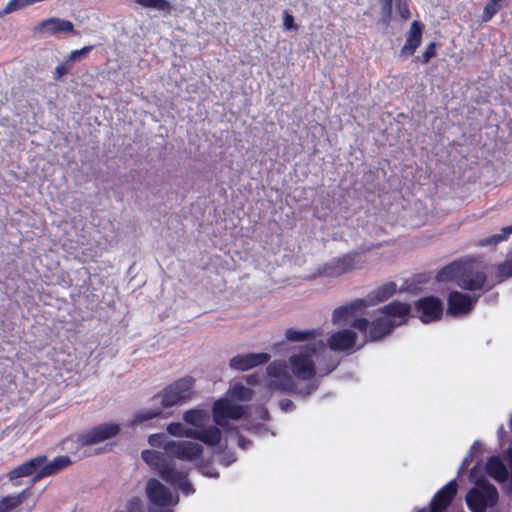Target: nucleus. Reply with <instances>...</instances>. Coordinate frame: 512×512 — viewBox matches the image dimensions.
<instances>
[{"label":"nucleus","mask_w":512,"mask_h":512,"mask_svg":"<svg viewBox=\"0 0 512 512\" xmlns=\"http://www.w3.org/2000/svg\"><path fill=\"white\" fill-rule=\"evenodd\" d=\"M326 345L320 340L300 347L299 352L289 357V364L294 377L299 380H312L330 374L337 367L331 356L326 358Z\"/></svg>","instance_id":"obj_1"},{"label":"nucleus","mask_w":512,"mask_h":512,"mask_svg":"<svg viewBox=\"0 0 512 512\" xmlns=\"http://www.w3.org/2000/svg\"><path fill=\"white\" fill-rule=\"evenodd\" d=\"M145 491L151 507H171L179 502L178 495L173 496L170 489L156 478L147 481Z\"/></svg>","instance_id":"obj_9"},{"label":"nucleus","mask_w":512,"mask_h":512,"mask_svg":"<svg viewBox=\"0 0 512 512\" xmlns=\"http://www.w3.org/2000/svg\"><path fill=\"white\" fill-rule=\"evenodd\" d=\"M481 446L480 441H475L473 445L471 446L468 453H472L473 457L476 456V454L479 452V447Z\"/></svg>","instance_id":"obj_56"},{"label":"nucleus","mask_w":512,"mask_h":512,"mask_svg":"<svg viewBox=\"0 0 512 512\" xmlns=\"http://www.w3.org/2000/svg\"><path fill=\"white\" fill-rule=\"evenodd\" d=\"M403 321H395L386 317H378L370 324L368 338L370 341H379L390 335L393 330L402 325Z\"/></svg>","instance_id":"obj_18"},{"label":"nucleus","mask_w":512,"mask_h":512,"mask_svg":"<svg viewBox=\"0 0 512 512\" xmlns=\"http://www.w3.org/2000/svg\"><path fill=\"white\" fill-rule=\"evenodd\" d=\"M436 56V43L431 42L426 47L425 51L423 52L422 56L420 57V61L422 64H427Z\"/></svg>","instance_id":"obj_44"},{"label":"nucleus","mask_w":512,"mask_h":512,"mask_svg":"<svg viewBox=\"0 0 512 512\" xmlns=\"http://www.w3.org/2000/svg\"><path fill=\"white\" fill-rule=\"evenodd\" d=\"M415 310L423 323H430L442 317L443 302L436 296L423 297L415 302Z\"/></svg>","instance_id":"obj_12"},{"label":"nucleus","mask_w":512,"mask_h":512,"mask_svg":"<svg viewBox=\"0 0 512 512\" xmlns=\"http://www.w3.org/2000/svg\"><path fill=\"white\" fill-rule=\"evenodd\" d=\"M231 396L239 401H250L253 397V390L237 382L230 389Z\"/></svg>","instance_id":"obj_34"},{"label":"nucleus","mask_w":512,"mask_h":512,"mask_svg":"<svg viewBox=\"0 0 512 512\" xmlns=\"http://www.w3.org/2000/svg\"><path fill=\"white\" fill-rule=\"evenodd\" d=\"M371 322L367 318H356L353 320L351 327L354 329H357L360 332H364L368 334V331L370 329Z\"/></svg>","instance_id":"obj_46"},{"label":"nucleus","mask_w":512,"mask_h":512,"mask_svg":"<svg viewBox=\"0 0 512 512\" xmlns=\"http://www.w3.org/2000/svg\"><path fill=\"white\" fill-rule=\"evenodd\" d=\"M120 431L121 427L119 424L114 422H104L77 434L76 439H73L72 437L66 438L63 441V447L66 450L72 451L74 448L78 449L81 447L96 445L115 438Z\"/></svg>","instance_id":"obj_4"},{"label":"nucleus","mask_w":512,"mask_h":512,"mask_svg":"<svg viewBox=\"0 0 512 512\" xmlns=\"http://www.w3.org/2000/svg\"><path fill=\"white\" fill-rule=\"evenodd\" d=\"M267 374L270 377L279 379L280 377L284 376L286 372V365L284 363H278V362H272L270 363L267 368Z\"/></svg>","instance_id":"obj_39"},{"label":"nucleus","mask_w":512,"mask_h":512,"mask_svg":"<svg viewBox=\"0 0 512 512\" xmlns=\"http://www.w3.org/2000/svg\"><path fill=\"white\" fill-rule=\"evenodd\" d=\"M476 467H477V466H474V467L472 468V470H471V475H472V474H473V472L475 471Z\"/></svg>","instance_id":"obj_64"},{"label":"nucleus","mask_w":512,"mask_h":512,"mask_svg":"<svg viewBox=\"0 0 512 512\" xmlns=\"http://www.w3.org/2000/svg\"><path fill=\"white\" fill-rule=\"evenodd\" d=\"M437 282H455L463 290L477 291L485 286L487 274L478 269L473 259H459L442 267L436 274Z\"/></svg>","instance_id":"obj_3"},{"label":"nucleus","mask_w":512,"mask_h":512,"mask_svg":"<svg viewBox=\"0 0 512 512\" xmlns=\"http://www.w3.org/2000/svg\"><path fill=\"white\" fill-rule=\"evenodd\" d=\"M509 424H510V427L512 428V415H511V418H510Z\"/></svg>","instance_id":"obj_63"},{"label":"nucleus","mask_w":512,"mask_h":512,"mask_svg":"<svg viewBox=\"0 0 512 512\" xmlns=\"http://www.w3.org/2000/svg\"><path fill=\"white\" fill-rule=\"evenodd\" d=\"M27 491H28V489H25L22 492H20L19 494L13 495V497L19 498L21 500V504H22L24 502V500L26 499Z\"/></svg>","instance_id":"obj_57"},{"label":"nucleus","mask_w":512,"mask_h":512,"mask_svg":"<svg viewBox=\"0 0 512 512\" xmlns=\"http://www.w3.org/2000/svg\"><path fill=\"white\" fill-rule=\"evenodd\" d=\"M429 279L430 276L428 274H417L413 278L405 280V290L408 292H417L420 289V285L426 284Z\"/></svg>","instance_id":"obj_36"},{"label":"nucleus","mask_w":512,"mask_h":512,"mask_svg":"<svg viewBox=\"0 0 512 512\" xmlns=\"http://www.w3.org/2000/svg\"><path fill=\"white\" fill-rule=\"evenodd\" d=\"M283 27L287 31H296L298 29L294 16L287 10L283 13Z\"/></svg>","instance_id":"obj_45"},{"label":"nucleus","mask_w":512,"mask_h":512,"mask_svg":"<svg viewBox=\"0 0 512 512\" xmlns=\"http://www.w3.org/2000/svg\"><path fill=\"white\" fill-rule=\"evenodd\" d=\"M271 356L266 352L238 354L229 360V367L237 371H247L269 362Z\"/></svg>","instance_id":"obj_14"},{"label":"nucleus","mask_w":512,"mask_h":512,"mask_svg":"<svg viewBox=\"0 0 512 512\" xmlns=\"http://www.w3.org/2000/svg\"><path fill=\"white\" fill-rule=\"evenodd\" d=\"M317 335H319V332L315 329L297 330L295 328H289L285 332V337L290 342L307 341L313 339Z\"/></svg>","instance_id":"obj_30"},{"label":"nucleus","mask_w":512,"mask_h":512,"mask_svg":"<svg viewBox=\"0 0 512 512\" xmlns=\"http://www.w3.org/2000/svg\"><path fill=\"white\" fill-rule=\"evenodd\" d=\"M501 6L498 4H493L492 1L489 0V2L485 5L483 9V13L481 16V19L483 22L490 21L500 10Z\"/></svg>","instance_id":"obj_41"},{"label":"nucleus","mask_w":512,"mask_h":512,"mask_svg":"<svg viewBox=\"0 0 512 512\" xmlns=\"http://www.w3.org/2000/svg\"><path fill=\"white\" fill-rule=\"evenodd\" d=\"M396 1H397V4H396L397 11H398L400 17L403 20L409 19L411 16V13H410V9L407 4V1L406 0H396Z\"/></svg>","instance_id":"obj_47"},{"label":"nucleus","mask_w":512,"mask_h":512,"mask_svg":"<svg viewBox=\"0 0 512 512\" xmlns=\"http://www.w3.org/2000/svg\"><path fill=\"white\" fill-rule=\"evenodd\" d=\"M506 434L504 427L501 425L498 429V435L500 438H502Z\"/></svg>","instance_id":"obj_58"},{"label":"nucleus","mask_w":512,"mask_h":512,"mask_svg":"<svg viewBox=\"0 0 512 512\" xmlns=\"http://www.w3.org/2000/svg\"><path fill=\"white\" fill-rule=\"evenodd\" d=\"M318 387H319V381L314 380L311 383H309L301 388L297 386V391L292 392V394H297V395H300V396L306 398L309 395H311L314 391H316L318 389Z\"/></svg>","instance_id":"obj_42"},{"label":"nucleus","mask_w":512,"mask_h":512,"mask_svg":"<svg viewBox=\"0 0 512 512\" xmlns=\"http://www.w3.org/2000/svg\"><path fill=\"white\" fill-rule=\"evenodd\" d=\"M164 408H153V409H143L134 414L133 419L131 420V426H136L142 424L144 422L150 421L154 418H158L162 416Z\"/></svg>","instance_id":"obj_31"},{"label":"nucleus","mask_w":512,"mask_h":512,"mask_svg":"<svg viewBox=\"0 0 512 512\" xmlns=\"http://www.w3.org/2000/svg\"><path fill=\"white\" fill-rule=\"evenodd\" d=\"M210 462H201L197 465L198 471L205 477L209 478H219L220 474L216 469L210 468Z\"/></svg>","instance_id":"obj_43"},{"label":"nucleus","mask_w":512,"mask_h":512,"mask_svg":"<svg viewBox=\"0 0 512 512\" xmlns=\"http://www.w3.org/2000/svg\"><path fill=\"white\" fill-rule=\"evenodd\" d=\"M423 31L424 24L422 22L414 20L411 23L405 45L400 50V56L408 57L412 56L415 53L416 49L421 44Z\"/></svg>","instance_id":"obj_19"},{"label":"nucleus","mask_w":512,"mask_h":512,"mask_svg":"<svg viewBox=\"0 0 512 512\" xmlns=\"http://www.w3.org/2000/svg\"><path fill=\"white\" fill-rule=\"evenodd\" d=\"M209 418L208 411L200 408L189 409L183 413L184 422L195 427V429L203 427L209 421Z\"/></svg>","instance_id":"obj_27"},{"label":"nucleus","mask_w":512,"mask_h":512,"mask_svg":"<svg viewBox=\"0 0 512 512\" xmlns=\"http://www.w3.org/2000/svg\"><path fill=\"white\" fill-rule=\"evenodd\" d=\"M72 463L69 456L62 455L55 457L51 462L43 464V467L37 472L31 479V485H34L37 481L44 477L54 475L64 468L68 467Z\"/></svg>","instance_id":"obj_24"},{"label":"nucleus","mask_w":512,"mask_h":512,"mask_svg":"<svg viewBox=\"0 0 512 512\" xmlns=\"http://www.w3.org/2000/svg\"><path fill=\"white\" fill-rule=\"evenodd\" d=\"M128 512H144L143 503L139 497H132L127 503Z\"/></svg>","instance_id":"obj_48"},{"label":"nucleus","mask_w":512,"mask_h":512,"mask_svg":"<svg viewBox=\"0 0 512 512\" xmlns=\"http://www.w3.org/2000/svg\"><path fill=\"white\" fill-rule=\"evenodd\" d=\"M365 308L366 307H365L364 299H361V298L355 299L349 303H346V304L341 305V306L337 307L336 309H334V311L332 313V322L334 324H339L344 321H347L350 318H352L353 316H355L357 313L364 310Z\"/></svg>","instance_id":"obj_23"},{"label":"nucleus","mask_w":512,"mask_h":512,"mask_svg":"<svg viewBox=\"0 0 512 512\" xmlns=\"http://www.w3.org/2000/svg\"><path fill=\"white\" fill-rule=\"evenodd\" d=\"M357 252H349L340 257L332 258L318 268V274L325 277H338L356 268Z\"/></svg>","instance_id":"obj_10"},{"label":"nucleus","mask_w":512,"mask_h":512,"mask_svg":"<svg viewBox=\"0 0 512 512\" xmlns=\"http://www.w3.org/2000/svg\"><path fill=\"white\" fill-rule=\"evenodd\" d=\"M499 494L497 488L483 480L478 482L466 494L465 501L471 512H486L488 508L497 505Z\"/></svg>","instance_id":"obj_6"},{"label":"nucleus","mask_w":512,"mask_h":512,"mask_svg":"<svg viewBox=\"0 0 512 512\" xmlns=\"http://www.w3.org/2000/svg\"><path fill=\"white\" fill-rule=\"evenodd\" d=\"M457 480L452 479L433 496L429 512H447L457 494Z\"/></svg>","instance_id":"obj_15"},{"label":"nucleus","mask_w":512,"mask_h":512,"mask_svg":"<svg viewBox=\"0 0 512 512\" xmlns=\"http://www.w3.org/2000/svg\"><path fill=\"white\" fill-rule=\"evenodd\" d=\"M418 512H429V511L427 510V508H422Z\"/></svg>","instance_id":"obj_60"},{"label":"nucleus","mask_w":512,"mask_h":512,"mask_svg":"<svg viewBox=\"0 0 512 512\" xmlns=\"http://www.w3.org/2000/svg\"><path fill=\"white\" fill-rule=\"evenodd\" d=\"M172 441L165 433H155L148 437V443L152 447L163 448L165 451L166 444Z\"/></svg>","instance_id":"obj_37"},{"label":"nucleus","mask_w":512,"mask_h":512,"mask_svg":"<svg viewBox=\"0 0 512 512\" xmlns=\"http://www.w3.org/2000/svg\"><path fill=\"white\" fill-rule=\"evenodd\" d=\"M35 32L49 33L51 35H58L61 33L78 35V31L74 29V24L70 20L57 17H51L41 21L35 27Z\"/></svg>","instance_id":"obj_17"},{"label":"nucleus","mask_w":512,"mask_h":512,"mask_svg":"<svg viewBox=\"0 0 512 512\" xmlns=\"http://www.w3.org/2000/svg\"><path fill=\"white\" fill-rule=\"evenodd\" d=\"M166 430L172 436L193 439L195 429L187 428L181 422H171L167 425Z\"/></svg>","instance_id":"obj_32"},{"label":"nucleus","mask_w":512,"mask_h":512,"mask_svg":"<svg viewBox=\"0 0 512 512\" xmlns=\"http://www.w3.org/2000/svg\"><path fill=\"white\" fill-rule=\"evenodd\" d=\"M271 386L286 393L297 391V384L287 373L279 379L272 381Z\"/></svg>","instance_id":"obj_33"},{"label":"nucleus","mask_w":512,"mask_h":512,"mask_svg":"<svg viewBox=\"0 0 512 512\" xmlns=\"http://www.w3.org/2000/svg\"><path fill=\"white\" fill-rule=\"evenodd\" d=\"M412 307L407 302H401L398 300H393L390 303L382 306L379 309V312L384 315V317L388 319H392L397 321H403V324L407 322V318L410 315Z\"/></svg>","instance_id":"obj_22"},{"label":"nucleus","mask_w":512,"mask_h":512,"mask_svg":"<svg viewBox=\"0 0 512 512\" xmlns=\"http://www.w3.org/2000/svg\"><path fill=\"white\" fill-rule=\"evenodd\" d=\"M47 462L46 455H39L35 458L29 459L28 461L18 465L9 472V479L13 481L17 478L34 476L43 467V464Z\"/></svg>","instance_id":"obj_20"},{"label":"nucleus","mask_w":512,"mask_h":512,"mask_svg":"<svg viewBox=\"0 0 512 512\" xmlns=\"http://www.w3.org/2000/svg\"><path fill=\"white\" fill-rule=\"evenodd\" d=\"M144 8L159 11L163 16H168L172 12V5L168 0H132Z\"/></svg>","instance_id":"obj_28"},{"label":"nucleus","mask_w":512,"mask_h":512,"mask_svg":"<svg viewBox=\"0 0 512 512\" xmlns=\"http://www.w3.org/2000/svg\"><path fill=\"white\" fill-rule=\"evenodd\" d=\"M203 447L192 441L172 440L165 446V452L145 449L141 452L142 460L153 470L162 469V464L176 468L175 459L182 461H194L201 457Z\"/></svg>","instance_id":"obj_2"},{"label":"nucleus","mask_w":512,"mask_h":512,"mask_svg":"<svg viewBox=\"0 0 512 512\" xmlns=\"http://www.w3.org/2000/svg\"><path fill=\"white\" fill-rule=\"evenodd\" d=\"M161 466L162 469L156 472L162 480L173 486H177L185 495L195 493V488L188 480L187 473L179 471L175 467L168 466L166 463Z\"/></svg>","instance_id":"obj_13"},{"label":"nucleus","mask_w":512,"mask_h":512,"mask_svg":"<svg viewBox=\"0 0 512 512\" xmlns=\"http://www.w3.org/2000/svg\"><path fill=\"white\" fill-rule=\"evenodd\" d=\"M94 49L93 45L84 46L81 49L73 50L67 58V62L81 61Z\"/></svg>","instance_id":"obj_38"},{"label":"nucleus","mask_w":512,"mask_h":512,"mask_svg":"<svg viewBox=\"0 0 512 512\" xmlns=\"http://www.w3.org/2000/svg\"><path fill=\"white\" fill-rule=\"evenodd\" d=\"M279 406L284 412H290L295 408V404L290 399L280 400Z\"/></svg>","instance_id":"obj_50"},{"label":"nucleus","mask_w":512,"mask_h":512,"mask_svg":"<svg viewBox=\"0 0 512 512\" xmlns=\"http://www.w3.org/2000/svg\"><path fill=\"white\" fill-rule=\"evenodd\" d=\"M194 384L191 376L180 378L155 394L152 401L160 399L161 408L165 409L186 403L192 398Z\"/></svg>","instance_id":"obj_5"},{"label":"nucleus","mask_w":512,"mask_h":512,"mask_svg":"<svg viewBox=\"0 0 512 512\" xmlns=\"http://www.w3.org/2000/svg\"><path fill=\"white\" fill-rule=\"evenodd\" d=\"M20 505L21 500L19 498H14L13 495L5 496L0 500V506H2L4 512H10Z\"/></svg>","instance_id":"obj_40"},{"label":"nucleus","mask_w":512,"mask_h":512,"mask_svg":"<svg viewBox=\"0 0 512 512\" xmlns=\"http://www.w3.org/2000/svg\"><path fill=\"white\" fill-rule=\"evenodd\" d=\"M149 512H174L170 507H149Z\"/></svg>","instance_id":"obj_55"},{"label":"nucleus","mask_w":512,"mask_h":512,"mask_svg":"<svg viewBox=\"0 0 512 512\" xmlns=\"http://www.w3.org/2000/svg\"><path fill=\"white\" fill-rule=\"evenodd\" d=\"M357 341V334L351 329H342L333 333L325 343L332 351H353Z\"/></svg>","instance_id":"obj_16"},{"label":"nucleus","mask_w":512,"mask_h":512,"mask_svg":"<svg viewBox=\"0 0 512 512\" xmlns=\"http://www.w3.org/2000/svg\"><path fill=\"white\" fill-rule=\"evenodd\" d=\"M480 295H470L460 291H451L447 298L448 316L458 317L472 311Z\"/></svg>","instance_id":"obj_11"},{"label":"nucleus","mask_w":512,"mask_h":512,"mask_svg":"<svg viewBox=\"0 0 512 512\" xmlns=\"http://www.w3.org/2000/svg\"><path fill=\"white\" fill-rule=\"evenodd\" d=\"M397 292V285L393 281L386 282L371 292L368 293V295L363 298L365 307L369 306H375L379 303H382L386 300H388L390 297H392Z\"/></svg>","instance_id":"obj_21"},{"label":"nucleus","mask_w":512,"mask_h":512,"mask_svg":"<svg viewBox=\"0 0 512 512\" xmlns=\"http://www.w3.org/2000/svg\"><path fill=\"white\" fill-rule=\"evenodd\" d=\"M262 419L264 420H268L269 419V413L268 411H265L264 414L262 415Z\"/></svg>","instance_id":"obj_59"},{"label":"nucleus","mask_w":512,"mask_h":512,"mask_svg":"<svg viewBox=\"0 0 512 512\" xmlns=\"http://www.w3.org/2000/svg\"><path fill=\"white\" fill-rule=\"evenodd\" d=\"M510 277H512V259L498 264L496 267L495 280L490 282L487 278L485 286H483L481 290L484 292L490 291L495 285L502 283Z\"/></svg>","instance_id":"obj_26"},{"label":"nucleus","mask_w":512,"mask_h":512,"mask_svg":"<svg viewBox=\"0 0 512 512\" xmlns=\"http://www.w3.org/2000/svg\"><path fill=\"white\" fill-rule=\"evenodd\" d=\"M473 455L472 453H468L465 458L463 459L462 463H461V466L459 468V471H458V474L460 475L467 467L468 465L470 464V462L473 460Z\"/></svg>","instance_id":"obj_54"},{"label":"nucleus","mask_w":512,"mask_h":512,"mask_svg":"<svg viewBox=\"0 0 512 512\" xmlns=\"http://www.w3.org/2000/svg\"><path fill=\"white\" fill-rule=\"evenodd\" d=\"M193 439L209 447H218L222 440V432L217 425H204L200 429L194 430Z\"/></svg>","instance_id":"obj_25"},{"label":"nucleus","mask_w":512,"mask_h":512,"mask_svg":"<svg viewBox=\"0 0 512 512\" xmlns=\"http://www.w3.org/2000/svg\"><path fill=\"white\" fill-rule=\"evenodd\" d=\"M252 445V441L243 435H238V446L241 449H247Z\"/></svg>","instance_id":"obj_53"},{"label":"nucleus","mask_w":512,"mask_h":512,"mask_svg":"<svg viewBox=\"0 0 512 512\" xmlns=\"http://www.w3.org/2000/svg\"><path fill=\"white\" fill-rule=\"evenodd\" d=\"M68 63L69 62L66 61L65 63H62L55 68L53 76L54 80L59 81L63 76L69 73L70 66L68 65Z\"/></svg>","instance_id":"obj_49"},{"label":"nucleus","mask_w":512,"mask_h":512,"mask_svg":"<svg viewBox=\"0 0 512 512\" xmlns=\"http://www.w3.org/2000/svg\"><path fill=\"white\" fill-rule=\"evenodd\" d=\"M497 297H498V294H497V293H496V294H494V295H493V300L495 301V300L497 299Z\"/></svg>","instance_id":"obj_62"},{"label":"nucleus","mask_w":512,"mask_h":512,"mask_svg":"<svg viewBox=\"0 0 512 512\" xmlns=\"http://www.w3.org/2000/svg\"><path fill=\"white\" fill-rule=\"evenodd\" d=\"M512 234V224L500 229L499 233H495L483 239H480L478 245L481 247L485 246H496L499 243L507 240Z\"/></svg>","instance_id":"obj_29"},{"label":"nucleus","mask_w":512,"mask_h":512,"mask_svg":"<svg viewBox=\"0 0 512 512\" xmlns=\"http://www.w3.org/2000/svg\"><path fill=\"white\" fill-rule=\"evenodd\" d=\"M245 380L248 385L254 386L261 383V376L258 373H253L245 376Z\"/></svg>","instance_id":"obj_51"},{"label":"nucleus","mask_w":512,"mask_h":512,"mask_svg":"<svg viewBox=\"0 0 512 512\" xmlns=\"http://www.w3.org/2000/svg\"><path fill=\"white\" fill-rule=\"evenodd\" d=\"M224 448H225V447H218L217 452H218V453L222 452V451L224 450Z\"/></svg>","instance_id":"obj_61"},{"label":"nucleus","mask_w":512,"mask_h":512,"mask_svg":"<svg viewBox=\"0 0 512 512\" xmlns=\"http://www.w3.org/2000/svg\"><path fill=\"white\" fill-rule=\"evenodd\" d=\"M235 461H236V457H235L234 453H227L222 457V459L220 460V463L223 464L224 466H229Z\"/></svg>","instance_id":"obj_52"},{"label":"nucleus","mask_w":512,"mask_h":512,"mask_svg":"<svg viewBox=\"0 0 512 512\" xmlns=\"http://www.w3.org/2000/svg\"><path fill=\"white\" fill-rule=\"evenodd\" d=\"M245 414L246 410L242 405L227 397L216 400L212 405L213 421L227 432L236 430V427L231 425L229 420H240Z\"/></svg>","instance_id":"obj_8"},{"label":"nucleus","mask_w":512,"mask_h":512,"mask_svg":"<svg viewBox=\"0 0 512 512\" xmlns=\"http://www.w3.org/2000/svg\"><path fill=\"white\" fill-rule=\"evenodd\" d=\"M485 471L489 477L502 485L508 496H512V447L507 450L504 459L497 455L490 456Z\"/></svg>","instance_id":"obj_7"},{"label":"nucleus","mask_w":512,"mask_h":512,"mask_svg":"<svg viewBox=\"0 0 512 512\" xmlns=\"http://www.w3.org/2000/svg\"><path fill=\"white\" fill-rule=\"evenodd\" d=\"M380 2V20L383 25H389L392 20L393 0H379Z\"/></svg>","instance_id":"obj_35"}]
</instances>
